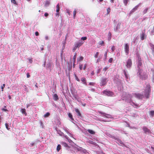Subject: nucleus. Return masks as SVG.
<instances>
[{
  "instance_id": "nucleus-1",
  "label": "nucleus",
  "mask_w": 154,
  "mask_h": 154,
  "mask_svg": "<svg viewBox=\"0 0 154 154\" xmlns=\"http://www.w3.org/2000/svg\"><path fill=\"white\" fill-rule=\"evenodd\" d=\"M137 72V76L141 80H143L145 79V73L141 69H138Z\"/></svg>"
},
{
  "instance_id": "nucleus-2",
  "label": "nucleus",
  "mask_w": 154,
  "mask_h": 154,
  "mask_svg": "<svg viewBox=\"0 0 154 154\" xmlns=\"http://www.w3.org/2000/svg\"><path fill=\"white\" fill-rule=\"evenodd\" d=\"M150 91L151 89L150 85L149 84L147 85L145 89V93L144 94L146 98H148L149 97Z\"/></svg>"
},
{
  "instance_id": "nucleus-3",
  "label": "nucleus",
  "mask_w": 154,
  "mask_h": 154,
  "mask_svg": "<svg viewBox=\"0 0 154 154\" xmlns=\"http://www.w3.org/2000/svg\"><path fill=\"white\" fill-rule=\"evenodd\" d=\"M84 43V42L82 41H79L75 42L74 44V47L72 49V51L74 52L78 48L80 47Z\"/></svg>"
},
{
  "instance_id": "nucleus-4",
  "label": "nucleus",
  "mask_w": 154,
  "mask_h": 154,
  "mask_svg": "<svg viewBox=\"0 0 154 154\" xmlns=\"http://www.w3.org/2000/svg\"><path fill=\"white\" fill-rule=\"evenodd\" d=\"M131 95L130 94H128L127 97H126V98H125V100L126 102L130 103L131 105H134L135 106H137V105L135 104L134 103L132 102L131 100Z\"/></svg>"
},
{
  "instance_id": "nucleus-5",
  "label": "nucleus",
  "mask_w": 154,
  "mask_h": 154,
  "mask_svg": "<svg viewBox=\"0 0 154 154\" xmlns=\"http://www.w3.org/2000/svg\"><path fill=\"white\" fill-rule=\"evenodd\" d=\"M108 81V80L107 78L104 77H102L100 80V85L102 86L105 85Z\"/></svg>"
},
{
  "instance_id": "nucleus-6",
  "label": "nucleus",
  "mask_w": 154,
  "mask_h": 154,
  "mask_svg": "<svg viewBox=\"0 0 154 154\" xmlns=\"http://www.w3.org/2000/svg\"><path fill=\"white\" fill-rule=\"evenodd\" d=\"M137 57V68L138 69H141L140 68V66H141L142 65V62H141V58L140 57V56H138Z\"/></svg>"
},
{
  "instance_id": "nucleus-7",
  "label": "nucleus",
  "mask_w": 154,
  "mask_h": 154,
  "mask_svg": "<svg viewBox=\"0 0 154 154\" xmlns=\"http://www.w3.org/2000/svg\"><path fill=\"white\" fill-rule=\"evenodd\" d=\"M126 66L128 69H130L132 65V63L131 59H129L126 62Z\"/></svg>"
},
{
  "instance_id": "nucleus-8",
  "label": "nucleus",
  "mask_w": 154,
  "mask_h": 154,
  "mask_svg": "<svg viewBox=\"0 0 154 154\" xmlns=\"http://www.w3.org/2000/svg\"><path fill=\"white\" fill-rule=\"evenodd\" d=\"M103 93L109 96H113L114 95L113 92L109 91L104 90L103 91Z\"/></svg>"
},
{
  "instance_id": "nucleus-9",
  "label": "nucleus",
  "mask_w": 154,
  "mask_h": 154,
  "mask_svg": "<svg viewBox=\"0 0 154 154\" xmlns=\"http://www.w3.org/2000/svg\"><path fill=\"white\" fill-rule=\"evenodd\" d=\"M142 129L146 134H150L151 133L150 131L146 126L143 127Z\"/></svg>"
},
{
  "instance_id": "nucleus-10",
  "label": "nucleus",
  "mask_w": 154,
  "mask_h": 154,
  "mask_svg": "<svg viewBox=\"0 0 154 154\" xmlns=\"http://www.w3.org/2000/svg\"><path fill=\"white\" fill-rule=\"evenodd\" d=\"M124 50L126 55H128L129 52V45L128 43L125 44L124 46Z\"/></svg>"
},
{
  "instance_id": "nucleus-11",
  "label": "nucleus",
  "mask_w": 154,
  "mask_h": 154,
  "mask_svg": "<svg viewBox=\"0 0 154 154\" xmlns=\"http://www.w3.org/2000/svg\"><path fill=\"white\" fill-rule=\"evenodd\" d=\"M98 112L100 114H102V116L103 117H105L107 118H110L111 117V115H110L109 114L105 113L102 112L100 111H98Z\"/></svg>"
},
{
  "instance_id": "nucleus-12",
  "label": "nucleus",
  "mask_w": 154,
  "mask_h": 154,
  "mask_svg": "<svg viewBox=\"0 0 154 154\" xmlns=\"http://www.w3.org/2000/svg\"><path fill=\"white\" fill-rule=\"evenodd\" d=\"M121 25V23L120 22L118 23L117 26L114 28V31L116 32H117L120 29V26Z\"/></svg>"
},
{
  "instance_id": "nucleus-13",
  "label": "nucleus",
  "mask_w": 154,
  "mask_h": 154,
  "mask_svg": "<svg viewBox=\"0 0 154 154\" xmlns=\"http://www.w3.org/2000/svg\"><path fill=\"white\" fill-rule=\"evenodd\" d=\"M134 95V97L139 99H142L143 97V95L140 94L135 93Z\"/></svg>"
},
{
  "instance_id": "nucleus-14",
  "label": "nucleus",
  "mask_w": 154,
  "mask_h": 154,
  "mask_svg": "<svg viewBox=\"0 0 154 154\" xmlns=\"http://www.w3.org/2000/svg\"><path fill=\"white\" fill-rule=\"evenodd\" d=\"M140 3L138 5L136 6L133 9H132V10L130 11V13H132L134 11H136L137 9H138L139 7L140 6Z\"/></svg>"
},
{
  "instance_id": "nucleus-15",
  "label": "nucleus",
  "mask_w": 154,
  "mask_h": 154,
  "mask_svg": "<svg viewBox=\"0 0 154 154\" xmlns=\"http://www.w3.org/2000/svg\"><path fill=\"white\" fill-rule=\"evenodd\" d=\"M145 30L143 31H142V33L140 35V38L141 40H143L145 39Z\"/></svg>"
},
{
  "instance_id": "nucleus-16",
  "label": "nucleus",
  "mask_w": 154,
  "mask_h": 154,
  "mask_svg": "<svg viewBox=\"0 0 154 154\" xmlns=\"http://www.w3.org/2000/svg\"><path fill=\"white\" fill-rule=\"evenodd\" d=\"M75 112H76V113H77V115L79 117H82V115H81L79 109H78L75 108Z\"/></svg>"
},
{
  "instance_id": "nucleus-17",
  "label": "nucleus",
  "mask_w": 154,
  "mask_h": 154,
  "mask_svg": "<svg viewBox=\"0 0 154 154\" xmlns=\"http://www.w3.org/2000/svg\"><path fill=\"white\" fill-rule=\"evenodd\" d=\"M124 73L125 77V80L126 81H128V74L127 73V72L125 70H124L123 71Z\"/></svg>"
},
{
  "instance_id": "nucleus-18",
  "label": "nucleus",
  "mask_w": 154,
  "mask_h": 154,
  "mask_svg": "<svg viewBox=\"0 0 154 154\" xmlns=\"http://www.w3.org/2000/svg\"><path fill=\"white\" fill-rule=\"evenodd\" d=\"M76 148L78 151H82L84 152H85L86 151V150L85 149H84L82 147H80L79 146L76 147Z\"/></svg>"
},
{
  "instance_id": "nucleus-19",
  "label": "nucleus",
  "mask_w": 154,
  "mask_h": 154,
  "mask_svg": "<svg viewBox=\"0 0 154 154\" xmlns=\"http://www.w3.org/2000/svg\"><path fill=\"white\" fill-rule=\"evenodd\" d=\"M68 116L69 117L71 121L73 123V121H74V119L73 118L72 116V114L71 113H69L68 114Z\"/></svg>"
},
{
  "instance_id": "nucleus-20",
  "label": "nucleus",
  "mask_w": 154,
  "mask_h": 154,
  "mask_svg": "<svg viewBox=\"0 0 154 154\" xmlns=\"http://www.w3.org/2000/svg\"><path fill=\"white\" fill-rule=\"evenodd\" d=\"M53 99L55 100H57L59 99L57 95L56 94H54L53 96Z\"/></svg>"
},
{
  "instance_id": "nucleus-21",
  "label": "nucleus",
  "mask_w": 154,
  "mask_h": 154,
  "mask_svg": "<svg viewBox=\"0 0 154 154\" xmlns=\"http://www.w3.org/2000/svg\"><path fill=\"white\" fill-rule=\"evenodd\" d=\"M81 81H82L83 83L85 85H87V83L86 81V79L85 78L83 77L82 78Z\"/></svg>"
},
{
  "instance_id": "nucleus-22",
  "label": "nucleus",
  "mask_w": 154,
  "mask_h": 154,
  "mask_svg": "<svg viewBox=\"0 0 154 154\" xmlns=\"http://www.w3.org/2000/svg\"><path fill=\"white\" fill-rule=\"evenodd\" d=\"M61 145H62V146H63L64 147H69V146H68V145L66 143L64 142H61Z\"/></svg>"
},
{
  "instance_id": "nucleus-23",
  "label": "nucleus",
  "mask_w": 154,
  "mask_h": 154,
  "mask_svg": "<svg viewBox=\"0 0 154 154\" xmlns=\"http://www.w3.org/2000/svg\"><path fill=\"white\" fill-rule=\"evenodd\" d=\"M46 67L47 68H49L50 69H51V64L50 62H49L46 65Z\"/></svg>"
},
{
  "instance_id": "nucleus-24",
  "label": "nucleus",
  "mask_w": 154,
  "mask_h": 154,
  "mask_svg": "<svg viewBox=\"0 0 154 154\" xmlns=\"http://www.w3.org/2000/svg\"><path fill=\"white\" fill-rule=\"evenodd\" d=\"M84 57L82 56H80L79 58H77V62H79L83 60Z\"/></svg>"
},
{
  "instance_id": "nucleus-25",
  "label": "nucleus",
  "mask_w": 154,
  "mask_h": 154,
  "mask_svg": "<svg viewBox=\"0 0 154 154\" xmlns=\"http://www.w3.org/2000/svg\"><path fill=\"white\" fill-rule=\"evenodd\" d=\"M63 135L64 137L70 143L72 141V140L69 138L67 136L65 135H64V134Z\"/></svg>"
},
{
  "instance_id": "nucleus-26",
  "label": "nucleus",
  "mask_w": 154,
  "mask_h": 154,
  "mask_svg": "<svg viewBox=\"0 0 154 154\" xmlns=\"http://www.w3.org/2000/svg\"><path fill=\"white\" fill-rule=\"evenodd\" d=\"M87 131L89 133L91 134H94L95 133V132L94 131L90 129H88Z\"/></svg>"
},
{
  "instance_id": "nucleus-27",
  "label": "nucleus",
  "mask_w": 154,
  "mask_h": 154,
  "mask_svg": "<svg viewBox=\"0 0 154 154\" xmlns=\"http://www.w3.org/2000/svg\"><path fill=\"white\" fill-rule=\"evenodd\" d=\"M149 45L151 48V49L154 53V45L151 43H149Z\"/></svg>"
},
{
  "instance_id": "nucleus-28",
  "label": "nucleus",
  "mask_w": 154,
  "mask_h": 154,
  "mask_svg": "<svg viewBox=\"0 0 154 154\" xmlns=\"http://www.w3.org/2000/svg\"><path fill=\"white\" fill-rule=\"evenodd\" d=\"M57 8V9H56V12L57 13H59V11H60V5L59 4H58L56 6Z\"/></svg>"
},
{
  "instance_id": "nucleus-29",
  "label": "nucleus",
  "mask_w": 154,
  "mask_h": 154,
  "mask_svg": "<svg viewBox=\"0 0 154 154\" xmlns=\"http://www.w3.org/2000/svg\"><path fill=\"white\" fill-rule=\"evenodd\" d=\"M21 112L25 115H26V109H22L21 110Z\"/></svg>"
},
{
  "instance_id": "nucleus-30",
  "label": "nucleus",
  "mask_w": 154,
  "mask_h": 154,
  "mask_svg": "<svg viewBox=\"0 0 154 154\" xmlns=\"http://www.w3.org/2000/svg\"><path fill=\"white\" fill-rule=\"evenodd\" d=\"M87 142L88 143H89L91 144H93L94 145H96V143H95L93 141L90 140H89V141H88Z\"/></svg>"
},
{
  "instance_id": "nucleus-31",
  "label": "nucleus",
  "mask_w": 154,
  "mask_h": 154,
  "mask_svg": "<svg viewBox=\"0 0 154 154\" xmlns=\"http://www.w3.org/2000/svg\"><path fill=\"white\" fill-rule=\"evenodd\" d=\"M117 142L119 143H120L121 145H124L123 143L121 140L119 139H117Z\"/></svg>"
},
{
  "instance_id": "nucleus-32",
  "label": "nucleus",
  "mask_w": 154,
  "mask_h": 154,
  "mask_svg": "<svg viewBox=\"0 0 154 154\" xmlns=\"http://www.w3.org/2000/svg\"><path fill=\"white\" fill-rule=\"evenodd\" d=\"M149 113L150 115L152 116H154V111H149Z\"/></svg>"
},
{
  "instance_id": "nucleus-33",
  "label": "nucleus",
  "mask_w": 154,
  "mask_h": 154,
  "mask_svg": "<svg viewBox=\"0 0 154 154\" xmlns=\"http://www.w3.org/2000/svg\"><path fill=\"white\" fill-rule=\"evenodd\" d=\"M50 3L49 1H46L45 4V6L46 7H48L49 6Z\"/></svg>"
},
{
  "instance_id": "nucleus-34",
  "label": "nucleus",
  "mask_w": 154,
  "mask_h": 154,
  "mask_svg": "<svg viewBox=\"0 0 154 154\" xmlns=\"http://www.w3.org/2000/svg\"><path fill=\"white\" fill-rule=\"evenodd\" d=\"M61 149V145L58 144L57 147V152H59Z\"/></svg>"
},
{
  "instance_id": "nucleus-35",
  "label": "nucleus",
  "mask_w": 154,
  "mask_h": 154,
  "mask_svg": "<svg viewBox=\"0 0 154 154\" xmlns=\"http://www.w3.org/2000/svg\"><path fill=\"white\" fill-rule=\"evenodd\" d=\"M111 33L110 32H109L108 35V40L109 41H110V39H111Z\"/></svg>"
},
{
  "instance_id": "nucleus-36",
  "label": "nucleus",
  "mask_w": 154,
  "mask_h": 154,
  "mask_svg": "<svg viewBox=\"0 0 154 154\" xmlns=\"http://www.w3.org/2000/svg\"><path fill=\"white\" fill-rule=\"evenodd\" d=\"M57 133L59 134L60 136H63V133L62 132L60 131L57 130Z\"/></svg>"
},
{
  "instance_id": "nucleus-37",
  "label": "nucleus",
  "mask_w": 154,
  "mask_h": 154,
  "mask_svg": "<svg viewBox=\"0 0 154 154\" xmlns=\"http://www.w3.org/2000/svg\"><path fill=\"white\" fill-rule=\"evenodd\" d=\"M76 13V11L75 9L73 12V17L74 19L75 18Z\"/></svg>"
},
{
  "instance_id": "nucleus-38",
  "label": "nucleus",
  "mask_w": 154,
  "mask_h": 154,
  "mask_svg": "<svg viewBox=\"0 0 154 154\" xmlns=\"http://www.w3.org/2000/svg\"><path fill=\"white\" fill-rule=\"evenodd\" d=\"M73 97L75 98V100H77L78 101H79V100H78V97L77 95L75 94H73Z\"/></svg>"
},
{
  "instance_id": "nucleus-39",
  "label": "nucleus",
  "mask_w": 154,
  "mask_h": 154,
  "mask_svg": "<svg viewBox=\"0 0 154 154\" xmlns=\"http://www.w3.org/2000/svg\"><path fill=\"white\" fill-rule=\"evenodd\" d=\"M50 115V113L48 112H47L44 115V117L46 118V117H48V116H49Z\"/></svg>"
},
{
  "instance_id": "nucleus-40",
  "label": "nucleus",
  "mask_w": 154,
  "mask_h": 154,
  "mask_svg": "<svg viewBox=\"0 0 154 154\" xmlns=\"http://www.w3.org/2000/svg\"><path fill=\"white\" fill-rule=\"evenodd\" d=\"M76 53H75V55L73 56V60H74V63H75L76 61Z\"/></svg>"
},
{
  "instance_id": "nucleus-41",
  "label": "nucleus",
  "mask_w": 154,
  "mask_h": 154,
  "mask_svg": "<svg viewBox=\"0 0 154 154\" xmlns=\"http://www.w3.org/2000/svg\"><path fill=\"white\" fill-rule=\"evenodd\" d=\"M107 52V51H106L105 52L104 54L105 58L104 59V61H105L106 59Z\"/></svg>"
},
{
  "instance_id": "nucleus-42",
  "label": "nucleus",
  "mask_w": 154,
  "mask_h": 154,
  "mask_svg": "<svg viewBox=\"0 0 154 154\" xmlns=\"http://www.w3.org/2000/svg\"><path fill=\"white\" fill-rule=\"evenodd\" d=\"M23 88L24 89V90L28 92V88L26 87V86L25 85H24L23 86Z\"/></svg>"
},
{
  "instance_id": "nucleus-43",
  "label": "nucleus",
  "mask_w": 154,
  "mask_h": 154,
  "mask_svg": "<svg viewBox=\"0 0 154 154\" xmlns=\"http://www.w3.org/2000/svg\"><path fill=\"white\" fill-rule=\"evenodd\" d=\"M128 0H123V3L125 5H127Z\"/></svg>"
},
{
  "instance_id": "nucleus-44",
  "label": "nucleus",
  "mask_w": 154,
  "mask_h": 154,
  "mask_svg": "<svg viewBox=\"0 0 154 154\" xmlns=\"http://www.w3.org/2000/svg\"><path fill=\"white\" fill-rule=\"evenodd\" d=\"M104 43V42L103 41H100L99 42L98 44L100 45H103V44Z\"/></svg>"
},
{
  "instance_id": "nucleus-45",
  "label": "nucleus",
  "mask_w": 154,
  "mask_h": 154,
  "mask_svg": "<svg viewBox=\"0 0 154 154\" xmlns=\"http://www.w3.org/2000/svg\"><path fill=\"white\" fill-rule=\"evenodd\" d=\"M5 127H6V128L8 130H9V129H10V128H8V126H9L8 125L7 123H6L5 124Z\"/></svg>"
},
{
  "instance_id": "nucleus-46",
  "label": "nucleus",
  "mask_w": 154,
  "mask_h": 154,
  "mask_svg": "<svg viewBox=\"0 0 154 154\" xmlns=\"http://www.w3.org/2000/svg\"><path fill=\"white\" fill-rule=\"evenodd\" d=\"M74 75H75V79L78 81L79 82L80 80L79 79H78V78L77 77V76H76V75L75 74Z\"/></svg>"
},
{
  "instance_id": "nucleus-47",
  "label": "nucleus",
  "mask_w": 154,
  "mask_h": 154,
  "mask_svg": "<svg viewBox=\"0 0 154 154\" xmlns=\"http://www.w3.org/2000/svg\"><path fill=\"white\" fill-rule=\"evenodd\" d=\"M11 3H13L14 4H17L15 0H11Z\"/></svg>"
},
{
  "instance_id": "nucleus-48",
  "label": "nucleus",
  "mask_w": 154,
  "mask_h": 154,
  "mask_svg": "<svg viewBox=\"0 0 154 154\" xmlns=\"http://www.w3.org/2000/svg\"><path fill=\"white\" fill-rule=\"evenodd\" d=\"M107 14H109L110 11V9L109 8L107 9Z\"/></svg>"
},
{
  "instance_id": "nucleus-49",
  "label": "nucleus",
  "mask_w": 154,
  "mask_h": 154,
  "mask_svg": "<svg viewBox=\"0 0 154 154\" xmlns=\"http://www.w3.org/2000/svg\"><path fill=\"white\" fill-rule=\"evenodd\" d=\"M115 47L114 46H112L111 48L112 52H113L115 50Z\"/></svg>"
},
{
  "instance_id": "nucleus-50",
  "label": "nucleus",
  "mask_w": 154,
  "mask_h": 154,
  "mask_svg": "<svg viewBox=\"0 0 154 154\" xmlns=\"http://www.w3.org/2000/svg\"><path fill=\"white\" fill-rule=\"evenodd\" d=\"M148 9L147 8H146V9H145L143 11V14H145L147 12V11L148 10Z\"/></svg>"
},
{
  "instance_id": "nucleus-51",
  "label": "nucleus",
  "mask_w": 154,
  "mask_h": 154,
  "mask_svg": "<svg viewBox=\"0 0 154 154\" xmlns=\"http://www.w3.org/2000/svg\"><path fill=\"white\" fill-rule=\"evenodd\" d=\"M87 39V38L86 37H82L81 38V40H86Z\"/></svg>"
},
{
  "instance_id": "nucleus-52",
  "label": "nucleus",
  "mask_w": 154,
  "mask_h": 154,
  "mask_svg": "<svg viewBox=\"0 0 154 154\" xmlns=\"http://www.w3.org/2000/svg\"><path fill=\"white\" fill-rule=\"evenodd\" d=\"M71 93H72V95H73V94H75V90H74L73 89V90L71 89Z\"/></svg>"
},
{
  "instance_id": "nucleus-53",
  "label": "nucleus",
  "mask_w": 154,
  "mask_h": 154,
  "mask_svg": "<svg viewBox=\"0 0 154 154\" xmlns=\"http://www.w3.org/2000/svg\"><path fill=\"white\" fill-rule=\"evenodd\" d=\"M151 34L152 35L154 34V26L153 28L152 29V30L151 31Z\"/></svg>"
},
{
  "instance_id": "nucleus-54",
  "label": "nucleus",
  "mask_w": 154,
  "mask_h": 154,
  "mask_svg": "<svg viewBox=\"0 0 154 154\" xmlns=\"http://www.w3.org/2000/svg\"><path fill=\"white\" fill-rule=\"evenodd\" d=\"M98 54H99V53L98 52H97L95 55V56H94L95 57V58L97 57Z\"/></svg>"
},
{
  "instance_id": "nucleus-55",
  "label": "nucleus",
  "mask_w": 154,
  "mask_h": 154,
  "mask_svg": "<svg viewBox=\"0 0 154 154\" xmlns=\"http://www.w3.org/2000/svg\"><path fill=\"white\" fill-rule=\"evenodd\" d=\"M113 59L112 58H110L109 59V62L110 63H111Z\"/></svg>"
},
{
  "instance_id": "nucleus-56",
  "label": "nucleus",
  "mask_w": 154,
  "mask_h": 154,
  "mask_svg": "<svg viewBox=\"0 0 154 154\" xmlns=\"http://www.w3.org/2000/svg\"><path fill=\"white\" fill-rule=\"evenodd\" d=\"M95 83L94 82H91L89 83V85H95Z\"/></svg>"
},
{
  "instance_id": "nucleus-57",
  "label": "nucleus",
  "mask_w": 154,
  "mask_h": 154,
  "mask_svg": "<svg viewBox=\"0 0 154 154\" xmlns=\"http://www.w3.org/2000/svg\"><path fill=\"white\" fill-rule=\"evenodd\" d=\"M35 144V143H31L30 144V146L32 147V146H33Z\"/></svg>"
},
{
  "instance_id": "nucleus-58",
  "label": "nucleus",
  "mask_w": 154,
  "mask_h": 154,
  "mask_svg": "<svg viewBox=\"0 0 154 154\" xmlns=\"http://www.w3.org/2000/svg\"><path fill=\"white\" fill-rule=\"evenodd\" d=\"M82 67H83V65H82L81 64V65H79V69L80 70H81L82 69Z\"/></svg>"
},
{
  "instance_id": "nucleus-59",
  "label": "nucleus",
  "mask_w": 154,
  "mask_h": 154,
  "mask_svg": "<svg viewBox=\"0 0 154 154\" xmlns=\"http://www.w3.org/2000/svg\"><path fill=\"white\" fill-rule=\"evenodd\" d=\"M64 130H65V131L67 133H68V131L67 130V128H64Z\"/></svg>"
},
{
  "instance_id": "nucleus-60",
  "label": "nucleus",
  "mask_w": 154,
  "mask_h": 154,
  "mask_svg": "<svg viewBox=\"0 0 154 154\" xmlns=\"http://www.w3.org/2000/svg\"><path fill=\"white\" fill-rule=\"evenodd\" d=\"M108 68V67H106L103 69V70L105 71H106Z\"/></svg>"
},
{
  "instance_id": "nucleus-61",
  "label": "nucleus",
  "mask_w": 154,
  "mask_h": 154,
  "mask_svg": "<svg viewBox=\"0 0 154 154\" xmlns=\"http://www.w3.org/2000/svg\"><path fill=\"white\" fill-rule=\"evenodd\" d=\"M29 62L31 63H32V59H29Z\"/></svg>"
},
{
  "instance_id": "nucleus-62",
  "label": "nucleus",
  "mask_w": 154,
  "mask_h": 154,
  "mask_svg": "<svg viewBox=\"0 0 154 154\" xmlns=\"http://www.w3.org/2000/svg\"><path fill=\"white\" fill-rule=\"evenodd\" d=\"M35 34L36 36H38L39 35V33L38 32H36Z\"/></svg>"
},
{
  "instance_id": "nucleus-63",
  "label": "nucleus",
  "mask_w": 154,
  "mask_h": 154,
  "mask_svg": "<svg viewBox=\"0 0 154 154\" xmlns=\"http://www.w3.org/2000/svg\"><path fill=\"white\" fill-rule=\"evenodd\" d=\"M26 75H27V78H29L30 77V75H29V74L28 72L27 73Z\"/></svg>"
},
{
  "instance_id": "nucleus-64",
  "label": "nucleus",
  "mask_w": 154,
  "mask_h": 154,
  "mask_svg": "<svg viewBox=\"0 0 154 154\" xmlns=\"http://www.w3.org/2000/svg\"><path fill=\"white\" fill-rule=\"evenodd\" d=\"M67 134H68L70 137H72V135L70 133L68 132V133H67Z\"/></svg>"
}]
</instances>
